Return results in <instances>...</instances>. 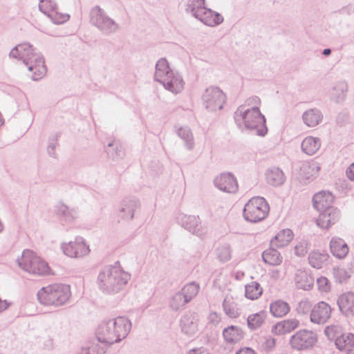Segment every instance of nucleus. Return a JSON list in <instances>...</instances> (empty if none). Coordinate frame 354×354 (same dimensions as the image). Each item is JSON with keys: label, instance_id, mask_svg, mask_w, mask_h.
Segmentation results:
<instances>
[{"label": "nucleus", "instance_id": "nucleus-1", "mask_svg": "<svg viewBox=\"0 0 354 354\" xmlns=\"http://www.w3.org/2000/svg\"><path fill=\"white\" fill-rule=\"evenodd\" d=\"M9 56L22 60L28 71L32 72V79L35 81L41 79L46 73L47 68L43 56L39 53L35 52L28 43L16 46L11 50Z\"/></svg>", "mask_w": 354, "mask_h": 354}, {"label": "nucleus", "instance_id": "nucleus-2", "mask_svg": "<svg viewBox=\"0 0 354 354\" xmlns=\"http://www.w3.org/2000/svg\"><path fill=\"white\" fill-rule=\"evenodd\" d=\"M130 277V274L124 272L120 265L107 266L100 270L97 285L104 293L115 294L124 288Z\"/></svg>", "mask_w": 354, "mask_h": 354}, {"label": "nucleus", "instance_id": "nucleus-3", "mask_svg": "<svg viewBox=\"0 0 354 354\" xmlns=\"http://www.w3.org/2000/svg\"><path fill=\"white\" fill-rule=\"evenodd\" d=\"M234 118L240 129L254 131L260 136H264L267 133L266 118L259 107H247L246 105H241L234 112Z\"/></svg>", "mask_w": 354, "mask_h": 354}, {"label": "nucleus", "instance_id": "nucleus-4", "mask_svg": "<svg viewBox=\"0 0 354 354\" xmlns=\"http://www.w3.org/2000/svg\"><path fill=\"white\" fill-rule=\"evenodd\" d=\"M131 328V321L125 317H117L104 322L97 328L100 339L111 345L125 339Z\"/></svg>", "mask_w": 354, "mask_h": 354}, {"label": "nucleus", "instance_id": "nucleus-5", "mask_svg": "<svg viewBox=\"0 0 354 354\" xmlns=\"http://www.w3.org/2000/svg\"><path fill=\"white\" fill-rule=\"evenodd\" d=\"M71 296L70 286L53 283L39 289L37 294L39 302L44 306L59 307L66 304Z\"/></svg>", "mask_w": 354, "mask_h": 354}, {"label": "nucleus", "instance_id": "nucleus-6", "mask_svg": "<svg viewBox=\"0 0 354 354\" xmlns=\"http://www.w3.org/2000/svg\"><path fill=\"white\" fill-rule=\"evenodd\" d=\"M185 11L203 24L214 27L223 22V17L205 7V0H187Z\"/></svg>", "mask_w": 354, "mask_h": 354}, {"label": "nucleus", "instance_id": "nucleus-7", "mask_svg": "<svg viewBox=\"0 0 354 354\" xmlns=\"http://www.w3.org/2000/svg\"><path fill=\"white\" fill-rule=\"evenodd\" d=\"M17 262L21 269L32 275L44 276L50 272L48 263L31 250H24Z\"/></svg>", "mask_w": 354, "mask_h": 354}, {"label": "nucleus", "instance_id": "nucleus-8", "mask_svg": "<svg viewBox=\"0 0 354 354\" xmlns=\"http://www.w3.org/2000/svg\"><path fill=\"white\" fill-rule=\"evenodd\" d=\"M200 290V285L196 282L185 284L180 290L172 295L169 299V307L172 311L180 312L194 298L196 297Z\"/></svg>", "mask_w": 354, "mask_h": 354}, {"label": "nucleus", "instance_id": "nucleus-9", "mask_svg": "<svg viewBox=\"0 0 354 354\" xmlns=\"http://www.w3.org/2000/svg\"><path fill=\"white\" fill-rule=\"evenodd\" d=\"M90 23L104 35H112L118 32L120 25L99 6L91 9Z\"/></svg>", "mask_w": 354, "mask_h": 354}, {"label": "nucleus", "instance_id": "nucleus-10", "mask_svg": "<svg viewBox=\"0 0 354 354\" xmlns=\"http://www.w3.org/2000/svg\"><path fill=\"white\" fill-rule=\"evenodd\" d=\"M270 211V207L263 197L254 196L245 205L243 210L244 218L250 223L264 220Z\"/></svg>", "mask_w": 354, "mask_h": 354}, {"label": "nucleus", "instance_id": "nucleus-11", "mask_svg": "<svg viewBox=\"0 0 354 354\" xmlns=\"http://www.w3.org/2000/svg\"><path fill=\"white\" fill-rule=\"evenodd\" d=\"M225 100V93L217 86L206 88L202 95L203 104L209 111L222 109Z\"/></svg>", "mask_w": 354, "mask_h": 354}, {"label": "nucleus", "instance_id": "nucleus-12", "mask_svg": "<svg viewBox=\"0 0 354 354\" xmlns=\"http://www.w3.org/2000/svg\"><path fill=\"white\" fill-rule=\"evenodd\" d=\"M317 342V336L314 332L302 329L296 332L290 339L291 347L297 351L312 348Z\"/></svg>", "mask_w": 354, "mask_h": 354}, {"label": "nucleus", "instance_id": "nucleus-13", "mask_svg": "<svg viewBox=\"0 0 354 354\" xmlns=\"http://www.w3.org/2000/svg\"><path fill=\"white\" fill-rule=\"evenodd\" d=\"M61 249L65 255L71 258H82L90 253L89 246L80 236L76 237L73 241L62 243Z\"/></svg>", "mask_w": 354, "mask_h": 354}, {"label": "nucleus", "instance_id": "nucleus-14", "mask_svg": "<svg viewBox=\"0 0 354 354\" xmlns=\"http://www.w3.org/2000/svg\"><path fill=\"white\" fill-rule=\"evenodd\" d=\"M178 219L185 229L196 236L202 237L207 232V227L201 224L199 216L180 214Z\"/></svg>", "mask_w": 354, "mask_h": 354}, {"label": "nucleus", "instance_id": "nucleus-15", "mask_svg": "<svg viewBox=\"0 0 354 354\" xmlns=\"http://www.w3.org/2000/svg\"><path fill=\"white\" fill-rule=\"evenodd\" d=\"M199 315L195 312H186L180 319L181 331L188 337H194L198 332Z\"/></svg>", "mask_w": 354, "mask_h": 354}, {"label": "nucleus", "instance_id": "nucleus-16", "mask_svg": "<svg viewBox=\"0 0 354 354\" xmlns=\"http://www.w3.org/2000/svg\"><path fill=\"white\" fill-rule=\"evenodd\" d=\"M332 308L325 301H319L312 308L310 313V320L316 324H324L331 317Z\"/></svg>", "mask_w": 354, "mask_h": 354}, {"label": "nucleus", "instance_id": "nucleus-17", "mask_svg": "<svg viewBox=\"0 0 354 354\" xmlns=\"http://www.w3.org/2000/svg\"><path fill=\"white\" fill-rule=\"evenodd\" d=\"M214 185L219 190L227 193H236L239 189L236 178L231 173H222L214 180Z\"/></svg>", "mask_w": 354, "mask_h": 354}, {"label": "nucleus", "instance_id": "nucleus-18", "mask_svg": "<svg viewBox=\"0 0 354 354\" xmlns=\"http://www.w3.org/2000/svg\"><path fill=\"white\" fill-rule=\"evenodd\" d=\"M140 208V203L136 198H126L121 202L119 216L124 221H131Z\"/></svg>", "mask_w": 354, "mask_h": 354}, {"label": "nucleus", "instance_id": "nucleus-19", "mask_svg": "<svg viewBox=\"0 0 354 354\" xmlns=\"http://www.w3.org/2000/svg\"><path fill=\"white\" fill-rule=\"evenodd\" d=\"M319 212L320 214L317 219V224L322 228H329L339 219V212L335 207H329V209Z\"/></svg>", "mask_w": 354, "mask_h": 354}, {"label": "nucleus", "instance_id": "nucleus-20", "mask_svg": "<svg viewBox=\"0 0 354 354\" xmlns=\"http://www.w3.org/2000/svg\"><path fill=\"white\" fill-rule=\"evenodd\" d=\"M223 309L230 318L239 317L241 314L239 300L236 297L227 294L223 301Z\"/></svg>", "mask_w": 354, "mask_h": 354}, {"label": "nucleus", "instance_id": "nucleus-21", "mask_svg": "<svg viewBox=\"0 0 354 354\" xmlns=\"http://www.w3.org/2000/svg\"><path fill=\"white\" fill-rule=\"evenodd\" d=\"M337 304L340 312L346 317H354V292H347L339 296Z\"/></svg>", "mask_w": 354, "mask_h": 354}, {"label": "nucleus", "instance_id": "nucleus-22", "mask_svg": "<svg viewBox=\"0 0 354 354\" xmlns=\"http://www.w3.org/2000/svg\"><path fill=\"white\" fill-rule=\"evenodd\" d=\"M55 212L61 221L66 223L75 221L79 215L77 208L70 207L63 203H59L56 205Z\"/></svg>", "mask_w": 354, "mask_h": 354}, {"label": "nucleus", "instance_id": "nucleus-23", "mask_svg": "<svg viewBox=\"0 0 354 354\" xmlns=\"http://www.w3.org/2000/svg\"><path fill=\"white\" fill-rule=\"evenodd\" d=\"M330 253L337 259H344L348 252L349 248L345 241L339 237H333L329 243Z\"/></svg>", "mask_w": 354, "mask_h": 354}, {"label": "nucleus", "instance_id": "nucleus-24", "mask_svg": "<svg viewBox=\"0 0 354 354\" xmlns=\"http://www.w3.org/2000/svg\"><path fill=\"white\" fill-rule=\"evenodd\" d=\"M333 200L334 197L332 194L326 191H322L315 194L313 198L314 207L318 211L333 207L332 206Z\"/></svg>", "mask_w": 354, "mask_h": 354}, {"label": "nucleus", "instance_id": "nucleus-25", "mask_svg": "<svg viewBox=\"0 0 354 354\" xmlns=\"http://www.w3.org/2000/svg\"><path fill=\"white\" fill-rule=\"evenodd\" d=\"M314 278L307 271L299 269L295 274V282L297 287L304 290H310L314 285Z\"/></svg>", "mask_w": 354, "mask_h": 354}, {"label": "nucleus", "instance_id": "nucleus-26", "mask_svg": "<svg viewBox=\"0 0 354 354\" xmlns=\"http://www.w3.org/2000/svg\"><path fill=\"white\" fill-rule=\"evenodd\" d=\"M265 179L268 185L273 187H279L284 183L286 176L281 169L272 167L266 171Z\"/></svg>", "mask_w": 354, "mask_h": 354}, {"label": "nucleus", "instance_id": "nucleus-27", "mask_svg": "<svg viewBox=\"0 0 354 354\" xmlns=\"http://www.w3.org/2000/svg\"><path fill=\"white\" fill-rule=\"evenodd\" d=\"M173 71L169 66L167 60L165 58L160 59L156 64V71L154 79L156 81L162 84L169 75L173 73Z\"/></svg>", "mask_w": 354, "mask_h": 354}, {"label": "nucleus", "instance_id": "nucleus-28", "mask_svg": "<svg viewBox=\"0 0 354 354\" xmlns=\"http://www.w3.org/2000/svg\"><path fill=\"white\" fill-rule=\"evenodd\" d=\"M162 84L165 89L173 93H178L183 90L184 81L181 75L178 72L174 71Z\"/></svg>", "mask_w": 354, "mask_h": 354}, {"label": "nucleus", "instance_id": "nucleus-29", "mask_svg": "<svg viewBox=\"0 0 354 354\" xmlns=\"http://www.w3.org/2000/svg\"><path fill=\"white\" fill-rule=\"evenodd\" d=\"M323 114L318 109L313 108L306 110L302 114V120L308 127H315L322 122Z\"/></svg>", "mask_w": 354, "mask_h": 354}, {"label": "nucleus", "instance_id": "nucleus-30", "mask_svg": "<svg viewBox=\"0 0 354 354\" xmlns=\"http://www.w3.org/2000/svg\"><path fill=\"white\" fill-rule=\"evenodd\" d=\"M322 145L321 139L314 136L306 137L301 144L302 151L308 156H313L315 154Z\"/></svg>", "mask_w": 354, "mask_h": 354}, {"label": "nucleus", "instance_id": "nucleus-31", "mask_svg": "<svg viewBox=\"0 0 354 354\" xmlns=\"http://www.w3.org/2000/svg\"><path fill=\"white\" fill-rule=\"evenodd\" d=\"M293 239V233L290 229H284L279 232L271 240V245L277 248H283Z\"/></svg>", "mask_w": 354, "mask_h": 354}, {"label": "nucleus", "instance_id": "nucleus-32", "mask_svg": "<svg viewBox=\"0 0 354 354\" xmlns=\"http://www.w3.org/2000/svg\"><path fill=\"white\" fill-rule=\"evenodd\" d=\"M224 339L228 343H236L243 338V332L236 326H230L223 330Z\"/></svg>", "mask_w": 354, "mask_h": 354}, {"label": "nucleus", "instance_id": "nucleus-33", "mask_svg": "<svg viewBox=\"0 0 354 354\" xmlns=\"http://www.w3.org/2000/svg\"><path fill=\"white\" fill-rule=\"evenodd\" d=\"M176 133L183 140L185 147L187 150L192 151L194 149L195 146L194 135L189 127H179L176 131Z\"/></svg>", "mask_w": 354, "mask_h": 354}, {"label": "nucleus", "instance_id": "nucleus-34", "mask_svg": "<svg viewBox=\"0 0 354 354\" xmlns=\"http://www.w3.org/2000/svg\"><path fill=\"white\" fill-rule=\"evenodd\" d=\"M328 258L329 255L326 252L313 250L308 255V263L314 268L320 269Z\"/></svg>", "mask_w": 354, "mask_h": 354}, {"label": "nucleus", "instance_id": "nucleus-35", "mask_svg": "<svg viewBox=\"0 0 354 354\" xmlns=\"http://www.w3.org/2000/svg\"><path fill=\"white\" fill-rule=\"evenodd\" d=\"M335 344L339 351H350L354 347V334L343 333L335 339Z\"/></svg>", "mask_w": 354, "mask_h": 354}, {"label": "nucleus", "instance_id": "nucleus-36", "mask_svg": "<svg viewBox=\"0 0 354 354\" xmlns=\"http://www.w3.org/2000/svg\"><path fill=\"white\" fill-rule=\"evenodd\" d=\"M320 169L319 164L314 160L307 161L302 163L300 171L301 175L306 179H310L315 176Z\"/></svg>", "mask_w": 354, "mask_h": 354}, {"label": "nucleus", "instance_id": "nucleus-37", "mask_svg": "<svg viewBox=\"0 0 354 354\" xmlns=\"http://www.w3.org/2000/svg\"><path fill=\"white\" fill-rule=\"evenodd\" d=\"M299 326V322L297 319H288L277 323L274 326L276 333L278 334L289 333Z\"/></svg>", "mask_w": 354, "mask_h": 354}, {"label": "nucleus", "instance_id": "nucleus-38", "mask_svg": "<svg viewBox=\"0 0 354 354\" xmlns=\"http://www.w3.org/2000/svg\"><path fill=\"white\" fill-rule=\"evenodd\" d=\"M262 259L266 263L270 266H279L283 261V257L280 252L272 248L263 252Z\"/></svg>", "mask_w": 354, "mask_h": 354}, {"label": "nucleus", "instance_id": "nucleus-39", "mask_svg": "<svg viewBox=\"0 0 354 354\" xmlns=\"http://www.w3.org/2000/svg\"><path fill=\"white\" fill-rule=\"evenodd\" d=\"M270 310L274 317H282L288 313L290 306L287 302L277 300L270 304Z\"/></svg>", "mask_w": 354, "mask_h": 354}, {"label": "nucleus", "instance_id": "nucleus-40", "mask_svg": "<svg viewBox=\"0 0 354 354\" xmlns=\"http://www.w3.org/2000/svg\"><path fill=\"white\" fill-rule=\"evenodd\" d=\"M266 318V313L263 310L250 315L247 319L248 326L251 330L261 327Z\"/></svg>", "mask_w": 354, "mask_h": 354}, {"label": "nucleus", "instance_id": "nucleus-41", "mask_svg": "<svg viewBox=\"0 0 354 354\" xmlns=\"http://www.w3.org/2000/svg\"><path fill=\"white\" fill-rule=\"evenodd\" d=\"M263 289L260 284L256 281H252L245 286V295L247 298L254 300L258 299L262 294Z\"/></svg>", "mask_w": 354, "mask_h": 354}, {"label": "nucleus", "instance_id": "nucleus-42", "mask_svg": "<svg viewBox=\"0 0 354 354\" xmlns=\"http://www.w3.org/2000/svg\"><path fill=\"white\" fill-rule=\"evenodd\" d=\"M217 259L222 263L229 261L232 259V248L230 244L223 243L216 249Z\"/></svg>", "mask_w": 354, "mask_h": 354}, {"label": "nucleus", "instance_id": "nucleus-43", "mask_svg": "<svg viewBox=\"0 0 354 354\" xmlns=\"http://www.w3.org/2000/svg\"><path fill=\"white\" fill-rule=\"evenodd\" d=\"M88 344L91 351H95V353L97 352V354H104L111 345L109 342H105L99 339L97 336V330H96L95 339Z\"/></svg>", "mask_w": 354, "mask_h": 354}, {"label": "nucleus", "instance_id": "nucleus-44", "mask_svg": "<svg viewBox=\"0 0 354 354\" xmlns=\"http://www.w3.org/2000/svg\"><path fill=\"white\" fill-rule=\"evenodd\" d=\"M348 86L344 81H339L335 84L331 95L337 100H342L346 93Z\"/></svg>", "mask_w": 354, "mask_h": 354}, {"label": "nucleus", "instance_id": "nucleus-45", "mask_svg": "<svg viewBox=\"0 0 354 354\" xmlns=\"http://www.w3.org/2000/svg\"><path fill=\"white\" fill-rule=\"evenodd\" d=\"M39 8L41 12L48 16L54 10H57V4L52 0H40Z\"/></svg>", "mask_w": 354, "mask_h": 354}, {"label": "nucleus", "instance_id": "nucleus-46", "mask_svg": "<svg viewBox=\"0 0 354 354\" xmlns=\"http://www.w3.org/2000/svg\"><path fill=\"white\" fill-rule=\"evenodd\" d=\"M333 274L335 279L339 283L346 281L351 277L350 273L346 269L339 267L333 269Z\"/></svg>", "mask_w": 354, "mask_h": 354}, {"label": "nucleus", "instance_id": "nucleus-47", "mask_svg": "<svg viewBox=\"0 0 354 354\" xmlns=\"http://www.w3.org/2000/svg\"><path fill=\"white\" fill-rule=\"evenodd\" d=\"M309 245L307 240L298 241L295 246V254L298 257H304L308 252Z\"/></svg>", "mask_w": 354, "mask_h": 354}, {"label": "nucleus", "instance_id": "nucleus-48", "mask_svg": "<svg viewBox=\"0 0 354 354\" xmlns=\"http://www.w3.org/2000/svg\"><path fill=\"white\" fill-rule=\"evenodd\" d=\"M48 17L56 24H63L67 21L70 17L67 14L59 13L57 10H54Z\"/></svg>", "mask_w": 354, "mask_h": 354}, {"label": "nucleus", "instance_id": "nucleus-49", "mask_svg": "<svg viewBox=\"0 0 354 354\" xmlns=\"http://www.w3.org/2000/svg\"><path fill=\"white\" fill-rule=\"evenodd\" d=\"M312 305L309 300L303 299L300 301L297 306V311L299 314L306 315L308 314L312 309Z\"/></svg>", "mask_w": 354, "mask_h": 354}, {"label": "nucleus", "instance_id": "nucleus-50", "mask_svg": "<svg viewBox=\"0 0 354 354\" xmlns=\"http://www.w3.org/2000/svg\"><path fill=\"white\" fill-rule=\"evenodd\" d=\"M317 283L319 290L322 292H326L330 290V286L328 284V280L326 277H321L317 279Z\"/></svg>", "mask_w": 354, "mask_h": 354}, {"label": "nucleus", "instance_id": "nucleus-51", "mask_svg": "<svg viewBox=\"0 0 354 354\" xmlns=\"http://www.w3.org/2000/svg\"><path fill=\"white\" fill-rule=\"evenodd\" d=\"M221 315L216 312H211L207 317L208 324L213 326H216L221 322Z\"/></svg>", "mask_w": 354, "mask_h": 354}, {"label": "nucleus", "instance_id": "nucleus-52", "mask_svg": "<svg viewBox=\"0 0 354 354\" xmlns=\"http://www.w3.org/2000/svg\"><path fill=\"white\" fill-rule=\"evenodd\" d=\"M276 346V340L272 337H266L263 344V347L265 351H270L274 349Z\"/></svg>", "mask_w": 354, "mask_h": 354}, {"label": "nucleus", "instance_id": "nucleus-53", "mask_svg": "<svg viewBox=\"0 0 354 354\" xmlns=\"http://www.w3.org/2000/svg\"><path fill=\"white\" fill-rule=\"evenodd\" d=\"M260 102V99L258 97L252 96L247 99L243 105H246L247 107H259Z\"/></svg>", "mask_w": 354, "mask_h": 354}, {"label": "nucleus", "instance_id": "nucleus-54", "mask_svg": "<svg viewBox=\"0 0 354 354\" xmlns=\"http://www.w3.org/2000/svg\"><path fill=\"white\" fill-rule=\"evenodd\" d=\"M57 145V143L55 140H53V141L49 142L48 147H47V152L49 156H50L52 157L55 156V154H56L55 149H56Z\"/></svg>", "mask_w": 354, "mask_h": 354}, {"label": "nucleus", "instance_id": "nucleus-55", "mask_svg": "<svg viewBox=\"0 0 354 354\" xmlns=\"http://www.w3.org/2000/svg\"><path fill=\"white\" fill-rule=\"evenodd\" d=\"M346 174L349 180L354 181V162L347 168Z\"/></svg>", "mask_w": 354, "mask_h": 354}, {"label": "nucleus", "instance_id": "nucleus-56", "mask_svg": "<svg viewBox=\"0 0 354 354\" xmlns=\"http://www.w3.org/2000/svg\"><path fill=\"white\" fill-rule=\"evenodd\" d=\"M124 155V151L121 146H116L115 154L113 155V158L119 159L122 158Z\"/></svg>", "mask_w": 354, "mask_h": 354}, {"label": "nucleus", "instance_id": "nucleus-57", "mask_svg": "<svg viewBox=\"0 0 354 354\" xmlns=\"http://www.w3.org/2000/svg\"><path fill=\"white\" fill-rule=\"evenodd\" d=\"M236 354H257L256 352L248 347L243 348L239 349Z\"/></svg>", "mask_w": 354, "mask_h": 354}, {"label": "nucleus", "instance_id": "nucleus-58", "mask_svg": "<svg viewBox=\"0 0 354 354\" xmlns=\"http://www.w3.org/2000/svg\"><path fill=\"white\" fill-rule=\"evenodd\" d=\"M97 352L95 353V351H91L88 344L82 347V350L80 351L78 354H97Z\"/></svg>", "mask_w": 354, "mask_h": 354}, {"label": "nucleus", "instance_id": "nucleus-59", "mask_svg": "<svg viewBox=\"0 0 354 354\" xmlns=\"http://www.w3.org/2000/svg\"><path fill=\"white\" fill-rule=\"evenodd\" d=\"M188 354H209V353L203 349H193Z\"/></svg>", "mask_w": 354, "mask_h": 354}, {"label": "nucleus", "instance_id": "nucleus-60", "mask_svg": "<svg viewBox=\"0 0 354 354\" xmlns=\"http://www.w3.org/2000/svg\"><path fill=\"white\" fill-rule=\"evenodd\" d=\"M7 307H8V304L6 303V301L5 300V301H2L0 299V312L6 309Z\"/></svg>", "mask_w": 354, "mask_h": 354}, {"label": "nucleus", "instance_id": "nucleus-61", "mask_svg": "<svg viewBox=\"0 0 354 354\" xmlns=\"http://www.w3.org/2000/svg\"><path fill=\"white\" fill-rule=\"evenodd\" d=\"M323 55H325V56H328L329 55H330L331 53V50L330 48H325L324 50H323Z\"/></svg>", "mask_w": 354, "mask_h": 354}, {"label": "nucleus", "instance_id": "nucleus-62", "mask_svg": "<svg viewBox=\"0 0 354 354\" xmlns=\"http://www.w3.org/2000/svg\"><path fill=\"white\" fill-rule=\"evenodd\" d=\"M330 330V327L329 326H327L326 328H325V333L327 335H329V331Z\"/></svg>", "mask_w": 354, "mask_h": 354}, {"label": "nucleus", "instance_id": "nucleus-63", "mask_svg": "<svg viewBox=\"0 0 354 354\" xmlns=\"http://www.w3.org/2000/svg\"><path fill=\"white\" fill-rule=\"evenodd\" d=\"M3 230V225L1 223V221H0V232H1Z\"/></svg>", "mask_w": 354, "mask_h": 354}, {"label": "nucleus", "instance_id": "nucleus-64", "mask_svg": "<svg viewBox=\"0 0 354 354\" xmlns=\"http://www.w3.org/2000/svg\"><path fill=\"white\" fill-rule=\"evenodd\" d=\"M115 145V143L114 142H111V143H109L108 144V147H113Z\"/></svg>", "mask_w": 354, "mask_h": 354}]
</instances>
